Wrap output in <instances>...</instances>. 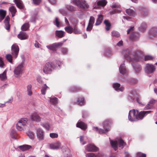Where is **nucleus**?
Returning <instances> with one entry per match:
<instances>
[{"instance_id":"obj_52","label":"nucleus","mask_w":157,"mask_h":157,"mask_svg":"<svg viewBox=\"0 0 157 157\" xmlns=\"http://www.w3.org/2000/svg\"><path fill=\"white\" fill-rule=\"evenodd\" d=\"M95 21L94 18L93 16H91L89 21L88 24L93 25Z\"/></svg>"},{"instance_id":"obj_4","label":"nucleus","mask_w":157,"mask_h":157,"mask_svg":"<svg viewBox=\"0 0 157 157\" xmlns=\"http://www.w3.org/2000/svg\"><path fill=\"white\" fill-rule=\"evenodd\" d=\"M57 67V66H55L54 63H46L44 66L43 71L45 74H50L52 72V70Z\"/></svg>"},{"instance_id":"obj_1","label":"nucleus","mask_w":157,"mask_h":157,"mask_svg":"<svg viewBox=\"0 0 157 157\" xmlns=\"http://www.w3.org/2000/svg\"><path fill=\"white\" fill-rule=\"evenodd\" d=\"M123 54L127 60L132 62L139 60L141 59L142 56L141 54L139 51L133 52L128 49L123 50Z\"/></svg>"},{"instance_id":"obj_22","label":"nucleus","mask_w":157,"mask_h":157,"mask_svg":"<svg viewBox=\"0 0 157 157\" xmlns=\"http://www.w3.org/2000/svg\"><path fill=\"white\" fill-rule=\"evenodd\" d=\"M10 18L8 16L6 17L4 21V23L5 24V27L7 30H9L10 27V25L9 24V21H10Z\"/></svg>"},{"instance_id":"obj_51","label":"nucleus","mask_w":157,"mask_h":157,"mask_svg":"<svg viewBox=\"0 0 157 157\" xmlns=\"http://www.w3.org/2000/svg\"><path fill=\"white\" fill-rule=\"evenodd\" d=\"M6 58L10 63H12V56L10 54H8L6 55Z\"/></svg>"},{"instance_id":"obj_56","label":"nucleus","mask_w":157,"mask_h":157,"mask_svg":"<svg viewBox=\"0 0 157 157\" xmlns=\"http://www.w3.org/2000/svg\"><path fill=\"white\" fill-rule=\"evenodd\" d=\"M15 133L16 132L15 130L13 129H12L10 133V136L12 138H15Z\"/></svg>"},{"instance_id":"obj_7","label":"nucleus","mask_w":157,"mask_h":157,"mask_svg":"<svg viewBox=\"0 0 157 157\" xmlns=\"http://www.w3.org/2000/svg\"><path fill=\"white\" fill-rule=\"evenodd\" d=\"M28 120L26 118L21 119L17 123L16 125L17 129L20 131L23 130L25 126L27 124Z\"/></svg>"},{"instance_id":"obj_59","label":"nucleus","mask_w":157,"mask_h":157,"mask_svg":"<svg viewBox=\"0 0 157 157\" xmlns=\"http://www.w3.org/2000/svg\"><path fill=\"white\" fill-rule=\"evenodd\" d=\"M54 44L56 49L59 47L62 46L63 44V42H59L58 43H55Z\"/></svg>"},{"instance_id":"obj_19","label":"nucleus","mask_w":157,"mask_h":157,"mask_svg":"<svg viewBox=\"0 0 157 157\" xmlns=\"http://www.w3.org/2000/svg\"><path fill=\"white\" fill-rule=\"evenodd\" d=\"M130 39L133 41H136L139 39V35L138 33H133L130 36Z\"/></svg>"},{"instance_id":"obj_17","label":"nucleus","mask_w":157,"mask_h":157,"mask_svg":"<svg viewBox=\"0 0 157 157\" xmlns=\"http://www.w3.org/2000/svg\"><path fill=\"white\" fill-rule=\"evenodd\" d=\"M125 61H124L123 64H121L119 68L120 72L123 75L127 74V70L125 66Z\"/></svg>"},{"instance_id":"obj_43","label":"nucleus","mask_w":157,"mask_h":157,"mask_svg":"<svg viewBox=\"0 0 157 157\" xmlns=\"http://www.w3.org/2000/svg\"><path fill=\"white\" fill-rule=\"evenodd\" d=\"M144 58L145 61H149L153 60L155 57L150 55H146L144 56Z\"/></svg>"},{"instance_id":"obj_8","label":"nucleus","mask_w":157,"mask_h":157,"mask_svg":"<svg viewBox=\"0 0 157 157\" xmlns=\"http://www.w3.org/2000/svg\"><path fill=\"white\" fill-rule=\"evenodd\" d=\"M138 114V110L133 109L129 111L128 118L131 121H137V115Z\"/></svg>"},{"instance_id":"obj_53","label":"nucleus","mask_w":157,"mask_h":157,"mask_svg":"<svg viewBox=\"0 0 157 157\" xmlns=\"http://www.w3.org/2000/svg\"><path fill=\"white\" fill-rule=\"evenodd\" d=\"M41 125L47 130H48L50 128V125L48 123H43Z\"/></svg>"},{"instance_id":"obj_55","label":"nucleus","mask_w":157,"mask_h":157,"mask_svg":"<svg viewBox=\"0 0 157 157\" xmlns=\"http://www.w3.org/2000/svg\"><path fill=\"white\" fill-rule=\"evenodd\" d=\"M137 157H146V154L141 152H138L136 153Z\"/></svg>"},{"instance_id":"obj_5","label":"nucleus","mask_w":157,"mask_h":157,"mask_svg":"<svg viewBox=\"0 0 157 157\" xmlns=\"http://www.w3.org/2000/svg\"><path fill=\"white\" fill-rule=\"evenodd\" d=\"M73 4L81 9H87L89 5L85 0H72Z\"/></svg>"},{"instance_id":"obj_42","label":"nucleus","mask_w":157,"mask_h":157,"mask_svg":"<svg viewBox=\"0 0 157 157\" xmlns=\"http://www.w3.org/2000/svg\"><path fill=\"white\" fill-rule=\"evenodd\" d=\"M6 15V11L0 10V21H1L4 18Z\"/></svg>"},{"instance_id":"obj_30","label":"nucleus","mask_w":157,"mask_h":157,"mask_svg":"<svg viewBox=\"0 0 157 157\" xmlns=\"http://www.w3.org/2000/svg\"><path fill=\"white\" fill-rule=\"evenodd\" d=\"M20 149L22 151H25L29 150L31 148V146L30 145H23L22 146H20L19 147Z\"/></svg>"},{"instance_id":"obj_36","label":"nucleus","mask_w":157,"mask_h":157,"mask_svg":"<svg viewBox=\"0 0 157 157\" xmlns=\"http://www.w3.org/2000/svg\"><path fill=\"white\" fill-rule=\"evenodd\" d=\"M147 27L146 24L144 22H143L140 25V27H139V30L140 31L143 32L144 31Z\"/></svg>"},{"instance_id":"obj_47","label":"nucleus","mask_w":157,"mask_h":157,"mask_svg":"<svg viewBox=\"0 0 157 157\" xmlns=\"http://www.w3.org/2000/svg\"><path fill=\"white\" fill-rule=\"evenodd\" d=\"M61 52L63 55H66L68 54V49L67 48H63L61 49Z\"/></svg>"},{"instance_id":"obj_37","label":"nucleus","mask_w":157,"mask_h":157,"mask_svg":"<svg viewBox=\"0 0 157 157\" xmlns=\"http://www.w3.org/2000/svg\"><path fill=\"white\" fill-rule=\"evenodd\" d=\"M52 63H54L55 66H57V67H56V69H59L61 67L62 65L63 64V63L61 61L59 60H56L53 62H52Z\"/></svg>"},{"instance_id":"obj_44","label":"nucleus","mask_w":157,"mask_h":157,"mask_svg":"<svg viewBox=\"0 0 157 157\" xmlns=\"http://www.w3.org/2000/svg\"><path fill=\"white\" fill-rule=\"evenodd\" d=\"M29 27V24L28 23L24 24L21 27V29L23 31L27 30Z\"/></svg>"},{"instance_id":"obj_35","label":"nucleus","mask_w":157,"mask_h":157,"mask_svg":"<svg viewBox=\"0 0 157 157\" xmlns=\"http://www.w3.org/2000/svg\"><path fill=\"white\" fill-rule=\"evenodd\" d=\"M133 65V68L136 71L139 72L141 71L142 67L140 65L136 63L134 64Z\"/></svg>"},{"instance_id":"obj_38","label":"nucleus","mask_w":157,"mask_h":157,"mask_svg":"<svg viewBox=\"0 0 157 157\" xmlns=\"http://www.w3.org/2000/svg\"><path fill=\"white\" fill-rule=\"evenodd\" d=\"M9 10L11 12L13 17L15 16V14L16 12V10L14 6H11L9 8Z\"/></svg>"},{"instance_id":"obj_58","label":"nucleus","mask_w":157,"mask_h":157,"mask_svg":"<svg viewBox=\"0 0 157 157\" xmlns=\"http://www.w3.org/2000/svg\"><path fill=\"white\" fill-rule=\"evenodd\" d=\"M84 140V136H81L80 137V141L81 143H82V145H84L86 144V141H83Z\"/></svg>"},{"instance_id":"obj_6","label":"nucleus","mask_w":157,"mask_h":157,"mask_svg":"<svg viewBox=\"0 0 157 157\" xmlns=\"http://www.w3.org/2000/svg\"><path fill=\"white\" fill-rule=\"evenodd\" d=\"M102 127L103 129L98 128L97 127L93 126L92 129L93 130L98 132L100 134H102L105 133L108 131V121H104L102 123Z\"/></svg>"},{"instance_id":"obj_54","label":"nucleus","mask_w":157,"mask_h":157,"mask_svg":"<svg viewBox=\"0 0 157 157\" xmlns=\"http://www.w3.org/2000/svg\"><path fill=\"white\" fill-rule=\"evenodd\" d=\"M54 23L55 25H56L57 27H59L60 22L59 19L57 17L55 18Z\"/></svg>"},{"instance_id":"obj_39","label":"nucleus","mask_w":157,"mask_h":157,"mask_svg":"<svg viewBox=\"0 0 157 157\" xmlns=\"http://www.w3.org/2000/svg\"><path fill=\"white\" fill-rule=\"evenodd\" d=\"M46 47L49 50L53 51H56V48L55 44L54 43L52 44L47 45Z\"/></svg>"},{"instance_id":"obj_21","label":"nucleus","mask_w":157,"mask_h":157,"mask_svg":"<svg viewBox=\"0 0 157 157\" xmlns=\"http://www.w3.org/2000/svg\"><path fill=\"white\" fill-rule=\"evenodd\" d=\"M65 7L69 11L73 12L77 10V8L75 7L70 5H66Z\"/></svg>"},{"instance_id":"obj_12","label":"nucleus","mask_w":157,"mask_h":157,"mask_svg":"<svg viewBox=\"0 0 157 157\" xmlns=\"http://www.w3.org/2000/svg\"><path fill=\"white\" fill-rule=\"evenodd\" d=\"M155 69V66L152 64H146L145 68V71L146 73L151 74L154 72Z\"/></svg>"},{"instance_id":"obj_60","label":"nucleus","mask_w":157,"mask_h":157,"mask_svg":"<svg viewBox=\"0 0 157 157\" xmlns=\"http://www.w3.org/2000/svg\"><path fill=\"white\" fill-rule=\"evenodd\" d=\"M59 11L60 13L63 15H64L66 14V10L63 9H60L59 10Z\"/></svg>"},{"instance_id":"obj_16","label":"nucleus","mask_w":157,"mask_h":157,"mask_svg":"<svg viewBox=\"0 0 157 157\" xmlns=\"http://www.w3.org/2000/svg\"><path fill=\"white\" fill-rule=\"evenodd\" d=\"M30 117L32 121L37 122H39L41 120V118L40 117L35 113L32 114L30 116Z\"/></svg>"},{"instance_id":"obj_50","label":"nucleus","mask_w":157,"mask_h":157,"mask_svg":"<svg viewBox=\"0 0 157 157\" xmlns=\"http://www.w3.org/2000/svg\"><path fill=\"white\" fill-rule=\"evenodd\" d=\"M128 96L131 100H133L136 98L137 94H133L132 93H131L129 94Z\"/></svg>"},{"instance_id":"obj_33","label":"nucleus","mask_w":157,"mask_h":157,"mask_svg":"<svg viewBox=\"0 0 157 157\" xmlns=\"http://www.w3.org/2000/svg\"><path fill=\"white\" fill-rule=\"evenodd\" d=\"M7 70H6L2 74H0V79L2 80H5L7 79Z\"/></svg>"},{"instance_id":"obj_61","label":"nucleus","mask_w":157,"mask_h":157,"mask_svg":"<svg viewBox=\"0 0 157 157\" xmlns=\"http://www.w3.org/2000/svg\"><path fill=\"white\" fill-rule=\"evenodd\" d=\"M5 66V64L2 60V58L0 57V67L3 68Z\"/></svg>"},{"instance_id":"obj_45","label":"nucleus","mask_w":157,"mask_h":157,"mask_svg":"<svg viewBox=\"0 0 157 157\" xmlns=\"http://www.w3.org/2000/svg\"><path fill=\"white\" fill-rule=\"evenodd\" d=\"M85 157H95L97 155V154L93 152H85Z\"/></svg>"},{"instance_id":"obj_28","label":"nucleus","mask_w":157,"mask_h":157,"mask_svg":"<svg viewBox=\"0 0 157 157\" xmlns=\"http://www.w3.org/2000/svg\"><path fill=\"white\" fill-rule=\"evenodd\" d=\"M17 6L20 9L23 8V6L21 0H13Z\"/></svg>"},{"instance_id":"obj_34","label":"nucleus","mask_w":157,"mask_h":157,"mask_svg":"<svg viewBox=\"0 0 157 157\" xmlns=\"http://www.w3.org/2000/svg\"><path fill=\"white\" fill-rule=\"evenodd\" d=\"M73 28V32L75 34H79L81 33V31L76 25H74Z\"/></svg>"},{"instance_id":"obj_27","label":"nucleus","mask_w":157,"mask_h":157,"mask_svg":"<svg viewBox=\"0 0 157 157\" xmlns=\"http://www.w3.org/2000/svg\"><path fill=\"white\" fill-rule=\"evenodd\" d=\"M77 127L82 129H86L87 128L86 125L82 122H79L77 124Z\"/></svg>"},{"instance_id":"obj_25","label":"nucleus","mask_w":157,"mask_h":157,"mask_svg":"<svg viewBox=\"0 0 157 157\" xmlns=\"http://www.w3.org/2000/svg\"><path fill=\"white\" fill-rule=\"evenodd\" d=\"M65 32L61 30H56L55 32V34L56 36L59 38H62L64 36Z\"/></svg>"},{"instance_id":"obj_64","label":"nucleus","mask_w":157,"mask_h":157,"mask_svg":"<svg viewBox=\"0 0 157 157\" xmlns=\"http://www.w3.org/2000/svg\"><path fill=\"white\" fill-rule=\"evenodd\" d=\"M36 16L35 15H33L30 18V21L32 22H35L36 21Z\"/></svg>"},{"instance_id":"obj_14","label":"nucleus","mask_w":157,"mask_h":157,"mask_svg":"<svg viewBox=\"0 0 157 157\" xmlns=\"http://www.w3.org/2000/svg\"><path fill=\"white\" fill-rule=\"evenodd\" d=\"M112 7L114 9L112 12H110L111 13L113 14L119 13L121 10L120 6L118 3H113L112 5Z\"/></svg>"},{"instance_id":"obj_23","label":"nucleus","mask_w":157,"mask_h":157,"mask_svg":"<svg viewBox=\"0 0 157 157\" xmlns=\"http://www.w3.org/2000/svg\"><path fill=\"white\" fill-rule=\"evenodd\" d=\"M150 36L155 37L157 34V29L153 28L149 30L148 32Z\"/></svg>"},{"instance_id":"obj_26","label":"nucleus","mask_w":157,"mask_h":157,"mask_svg":"<svg viewBox=\"0 0 157 157\" xmlns=\"http://www.w3.org/2000/svg\"><path fill=\"white\" fill-rule=\"evenodd\" d=\"M32 86L31 84H29L26 87V92L28 95L29 96H31L33 94V92L32 91Z\"/></svg>"},{"instance_id":"obj_40","label":"nucleus","mask_w":157,"mask_h":157,"mask_svg":"<svg viewBox=\"0 0 157 157\" xmlns=\"http://www.w3.org/2000/svg\"><path fill=\"white\" fill-rule=\"evenodd\" d=\"M27 135L29 138L32 139L33 140L35 137L34 133L31 131H28L27 132Z\"/></svg>"},{"instance_id":"obj_13","label":"nucleus","mask_w":157,"mask_h":157,"mask_svg":"<svg viewBox=\"0 0 157 157\" xmlns=\"http://www.w3.org/2000/svg\"><path fill=\"white\" fill-rule=\"evenodd\" d=\"M151 111L150 110L141 111L139 113L138 111V114L137 115V121L142 119L146 115L149 113Z\"/></svg>"},{"instance_id":"obj_62","label":"nucleus","mask_w":157,"mask_h":157,"mask_svg":"<svg viewBox=\"0 0 157 157\" xmlns=\"http://www.w3.org/2000/svg\"><path fill=\"white\" fill-rule=\"evenodd\" d=\"M93 25L88 24V25L86 28V30L88 31H90L92 29Z\"/></svg>"},{"instance_id":"obj_15","label":"nucleus","mask_w":157,"mask_h":157,"mask_svg":"<svg viewBox=\"0 0 157 157\" xmlns=\"http://www.w3.org/2000/svg\"><path fill=\"white\" fill-rule=\"evenodd\" d=\"M36 134L37 139L39 141H42L44 140V132L40 128L36 129Z\"/></svg>"},{"instance_id":"obj_20","label":"nucleus","mask_w":157,"mask_h":157,"mask_svg":"<svg viewBox=\"0 0 157 157\" xmlns=\"http://www.w3.org/2000/svg\"><path fill=\"white\" fill-rule=\"evenodd\" d=\"M113 86L115 90L117 91H122L124 90V88L123 87L120 86V84L117 83H114L113 84Z\"/></svg>"},{"instance_id":"obj_63","label":"nucleus","mask_w":157,"mask_h":157,"mask_svg":"<svg viewBox=\"0 0 157 157\" xmlns=\"http://www.w3.org/2000/svg\"><path fill=\"white\" fill-rule=\"evenodd\" d=\"M33 2L34 4L38 5L40 3L41 0H33Z\"/></svg>"},{"instance_id":"obj_49","label":"nucleus","mask_w":157,"mask_h":157,"mask_svg":"<svg viewBox=\"0 0 157 157\" xmlns=\"http://www.w3.org/2000/svg\"><path fill=\"white\" fill-rule=\"evenodd\" d=\"M112 36H115L116 37H118L120 36V35L119 33L117 31H113L112 32Z\"/></svg>"},{"instance_id":"obj_29","label":"nucleus","mask_w":157,"mask_h":157,"mask_svg":"<svg viewBox=\"0 0 157 157\" xmlns=\"http://www.w3.org/2000/svg\"><path fill=\"white\" fill-rule=\"evenodd\" d=\"M126 13L129 15L132 16H134L136 15L135 11L130 9H127L126 10Z\"/></svg>"},{"instance_id":"obj_2","label":"nucleus","mask_w":157,"mask_h":157,"mask_svg":"<svg viewBox=\"0 0 157 157\" xmlns=\"http://www.w3.org/2000/svg\"><path fill=\"white\" fill-rule=\"evenodd\" d=\"M22 59L21 62L13 70V73L15 77H17L22 74L24 70V63L25 61V57L22 56H21Z\"/></svg>"},{"instance_id":"obj_24","label":"nucleus","mask_w":157,"mask_h":157,"mask_svg":"<svg viewBox=\"0 0 157 157\" xmlns=\"http://www.w3.org/2000/svg\"><path fill=\"white\" fill-rule=\"evenodd\" d=\"M18 38L21 40H25L27 37V35L24 32H21L17 36Z\"/></svg>"},{"instance_id":"obj_10","label":"nucleus","mask_w":157,"mask_h":157,"mask_svg":"<svg viewBox=\"0 0 157 157\" xmlns=\"http://www.w3.org/2000/svg\"><path fill=\"white\" fill-rule=\"evenodd\" d=\"M107 2L105 0H101L97 1L93 6L94 9H100L101 7L104 6Z\"/></svg>"},{"instance_id":"obj_57","label":"nucleus","mask_w":157,"mask_h":157,"mask_svg":"<svg viewBox=\"0 0 157 157\" xmlns=\"http://www.w3.org/2000/svg\"><path fill=\"white\" fill-rule=\"evenodd\" d=\"M49 135L50 137L52 138H56L58 137V134L55 133H50Z\"/></svg>"},{"instance_id":"obj_11","label":"nucleus","mask_w":157,"mask_h":157,"mask_svg":"<svg viewBox=\"0 0 157 157\" xmlns=\"http://www.w3.org/2000/svg\"><path fill=\"white\" fill-rule=\"evenodd\" d=\"M19 48L18 46L16 44H13L11 47V53L13 57L16 58L18 54Z\"/></svg>"},{"instance_id":"obj_48","label":"nucleus","mask_w":157,"mask_h":157,"mask_svg":"<svg viewBox=\"0 0 157 157\" xmlns=\"http://www.w3.org/2000/svg\"><path fill=\"white\" fill-rule=\"evenodd\" d=\"M48 88V87L46 86V84H45L41 90L42 94L44 95L45 94L46 90Z\"/></svg>"},{"instance_id":"obj_46","label":"nucleus","mask_w":157,"mask_h":157,"mask_svg":"<svg viewBox=\"0 0 157 157\" xmlns=\"http://www.w3.org/2000/svg\"><path fill=\"white\" fill-rule=\"evenodd\" d=\"M50 102L53 104H55L58 102V99L55 97H52L50 98Z\"/></svg>"},{"instance_id":"obj_32","label":"nucleus","mask_w":157,"mask_h":157,"mask_svg":"<svg viewBox=\"0 0 157 157\" xmlns=\"http://www.w3.org/2000/svg\"><path fill=\"white\" fill-rule=\"evenodd\" d=\"M103 19V16L101 15H100L98 16V17L96 22L95 24L96 25H100Z\"/></svg>"},{"instance_id":"obj_31","label":"nucleus","mask_w":157,"mask_h":157,"mask_svg":"<svg viewBox=\"0 0 157 157\" xmlns=\"http://www.w3.org/2000/svg\"><path fill=\"white\" fill-rule=\"evenodd\" d=\"M85 101L84 98L82 97L79 98L78 100L76 101L77 104L82 105L85 104Z\"/></svg>"},{"instance_id":"obj_3","label":"nucleus","mask_w":157,"mask_h":157,"mask_svg":"<svg viewBox=\"0 0 157 157\" xmlns=\"http://www.w3.org/2000/svg\"><path fill=\"white\" fill-rule=\"evenodd\" d=\"M110 143L112 148L115 151L117 150L118 147L120 149H122L126 144L121 139H119L118 142L110 140Z\"/></svg>"},{"instance_id":"obj_41","label":"nucleus","mask_w":157,"mask_h":157,"mask_svg":"<svg viewBox=\"0 0 157 157\" xmlns=\"http://www.w3.org/2000/svg\"><path fill=\"white\" fill-rule=\"evenodd\" d=\"M65 30L67 33L71 34L73 32V28L70 26H68L65 27Z\"/></svg>"},{"instance_id":"obj_18","label":"nucleus","mask_w":157,"mask_h":157,"mask_svg":"<svg viewBox=\"0 0 157 157\" xmlns=\"http://www.w3.org/2000/svg\"><path fill=\"white\" fill-rule=\"evenodd\" d=\"M61 146V143L59 142H57L50 144L49 145V147L51 149H56L60 148Z\"/></svg>"},{"instance_id":"obj_9","label":"nucleus","mask_w":157,"mask_h":157,"mask_svg":"<svg viewBox=\"0 0 157 157\" xmlns=\"http://www.w3.org/2000/svg\"><path fill=\"white\" fill-rule=\"evenodd\" d=\"M85 150L88 152H96L99 150L98 147L93 144H89L85 147Z\"/></svg>"}]
</instances>
